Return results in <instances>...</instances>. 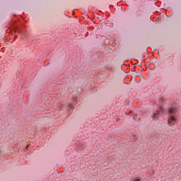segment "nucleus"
Masks as SVG:
<instances>
[{
    "label": "nucleus",
    "mask_w": 181,
    "mask_h": 181,
    "mask_svg": "<svg viewBox=\"0 0 181 181\" xmlns=\"http://www.w3.org/2000/svg\"><path fill=\"white\" fill-rule=\"evenodd\" d=\"M175 122H176V119L173 117L172 115L170 116V119H168V124L170 125H175Z\"/></svg>",
    "instance_id": "nucleus-1"
},
{
    "label": "nucleus",
    "mask_w": 181,
    "mask_h": 181,
    "mask_svg": "<svg viewBox=\"0 0 181 181\" xmlns=\"http://www.w3.org/2000/svg\"><path fill=\"white\" fill-rule=\"evenodd\" d=\"M175 108H170L169 110H168V113L169 114H175Z\"/></svg>",
    "instance_id": "nucleus-2"
},
{
    "label": "nucleus",
    "mask_w": 181,
    "mask_h": 181,
    "mask_svg": "<svg viewBox=\"0 0 181 181\" xmlns=\"http://www.w3.org/2000/svg\"><path fill=\"white\" fill-rule=\"evenodd\" d=\"M153 119H156V114H154L153 116Z\"/></svg>",
    "instance_id": "nucleus-3"
},
{
    "label": "nucleus",
    "mask_w": 181,
    "mask_h": 181,
    "mask_svg": "<svg viewBox=\"0 0 181 181\" xmlns=\"http://www.w3.org/2000/svg\"><path fill=\"white\" fill-rule=\"evenodd\" d=\"M131 181H141V180H139V179H134V180H132Z\"/></svg>",
    "instance_id": "nucleus-4"
}]
</instances>
